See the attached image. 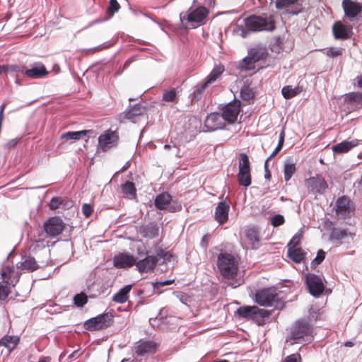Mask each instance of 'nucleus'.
<instances>
[{
	"mask_svg": "<svg viewBox=\"0 0 362 362\" xmlns=\"http://www.w3.org/2000/svg\"><path fill=\"white\" fill-rule=\"evenodd\" d=\"M217 267L221 275L228 279V286L233 288L238 287L242 280H234L238 274V262L235 257L227 252H221L218 255Z\"/></svg>",
	"mask_w": 362,
	"mask_h": 362,
	"instance_id": "obj_1",
	"label": "nucleus"
},
{
	"mask_svg": "<svg viewBox=\"0 0 362 362\" xmlns=\"http://www.w3.org/2000/svg\"><path fill=\"white\" fill-rule=\"evenodd\" d=\"M245 28L237 25L235 31L243 37H245L250 32L262 30H272L274 25L269 22L266 18L257 16H250L244 20Z\"/></svg>",
	"mask_w": 362,
	"mask_h": 362,
	"instance_id": "obj_2",
	"label": "nucleus"
},
{
	"mask_svg": "<svg viewBox=\"0 0 362 362\" xmlns=\"http://www.w3.org/2000/svg\"><path fill=\"white\" fill-rule=\"evenodd\" d=\"M267 54V50L265 47L257 45L250 49L248 55L240 62L238 69L242 71L252 70L255 68V64L265 59Z\"/></svg>",
	"mask_w": 362,
	"mask_h": 362,
	"instance_id": "obj_3",
	"label": "nucleus"
},
{
	"mask_svg": "<svg viewBox=\"0 0 362 362\" xmlns=\"http://www.w3.org/2000/svg\"><path fill=\"white\" fill-rule=\"evenodd\" d=\"M236 313L240 319L247 320H252L257 322L259 325L262 324L258 322L259 320L268 317L270 315L269 310L259 308L256 305L240 306L238 308Z\"/></svg>",
	"mask_w": 362,
	"mask_h": 362,
	"instance_id": "obj_4",
	"label": "nucleus"
},
{
	"mask_svg": "<svg viewBox=\"0 0 362 362\" xmlns=\"http://www.w3.org/2000/svg\"><path fill=\"white\" fill-rule=\"evenodd\" d=\"M112 323L113 315L110 313H106L86 320L84 327L89 331L100 330L109 327Z\"/></svg>",
	"mask_w": 362,
	"mask_h": 362,
	"instance_id": "obj_5",
	"label": "nucleus"
},
{
	"mask_svg": "<svg viewBox=\"0 0 362 362\" xmlns=\"http://www.w3.org/2000/svg\"><path fill=\"white\" fill-rule=\"evenodd\" d=\"M278 300V293L274 288H266L258 290L255 293V301L264 307H269Z\"/></svg>",
	"mask_w": 362,
	"mask_h": 362,
	"instance_id": "obj_6",
	"label": "nucleus"
},
{
	"mask_svg": "<svg viewBox=\"0 0 362 362\" xmlns=\"http://www.w3.org/2000/svg\"><path fill=\"white\" fill-rule=\"evenodd\" d=\"M305 284L310 294L315 298L320 296L325 290L322 279L315 274H306Z\"/></svg>",
	"mask_w": 362,
	"mask_h": 362,
	"instance_id": "obj_7",
	"label": "nucleus"
},
{
	"mask_svg": "<svg viewBox=\"0 0 362 362\" xmlns=\"http://www.w3.org/2000/svg\"><path fill=\"white\" fill-rule=\"evenodd\" d=\"M119 141V136L116 132L107 130L98 137V147L103 152L116 146Z\"/></svg>",
	"mask_w": 362,
	"mask_h": 362,
	"instance_id": "obj_8",
	"label": "nucleus"
},
{
	"mask_svg": "<svg viewBox=\"0 0 362 362\" xmlns=\"http://www.w3.org/2000/svg\"><path fill=\"white\" fill-rule=\"evenodd\" d=\"M313 328L310 323L305 320H298L292 327L291 338L292 339H300L304 337L311 335Z\"/></svg>",
	"mask_w": 362,
	"mask_h": 362,
	"instance_id": "obj_9",
	"label": "nucleus"
},
{
	"mask_svg": "<svg viewBox=\"0 0 362 362\" xmlns=\"http://www.w3.org/2000/svg\"><path fill=\"white\" fill-rule=\"evenodd\" d=\"M240 111V102L239 100H234L228 103L222 108L221 115L226 122L229 124H233L237 120Z\"/></svg>",
	"mask_w": 362,
	"mask_h": 362,
	"instance_id": "obj_10",
	"label": "nucleus"
},
{
	"mask_svg": "<svg viewBox=\"0 0 362 362\" xmlns=\"http://www.w3.org/2000/svg\"><path fill=\"white\" fill-rule=\"evenodd\" d=\"M64 227L63 221L58 216L49 218L44 224L45 232L52 237L59 235L62 232Z\"/></svg>",
	"mask_w": 362,
	"mask_h": 362,
	"instance_id": "obj_11",
	"label": "nucleus"
},
{
	"mask_svg": "<svg viewBox=\"0 0 362 362\" xmlns=\"http://www.w3.org/2000/svg\"><path fill=\"white\" fill-rule=\"evenodd\" d=\"M157 256L146 255L141 259L136 260V267L139 273H148L152 272L158 264Z\"/></svg>",
	"mask_w": 362,
	"mask_h": 362,
	"instance_id": "obj_12",
	"label": "nucleus"
},
{
	"mask_svg": "<svg viewBox=\"0 0 362 362\" xmlns=\"http://www.w3.org/2000/svg\"><path fill=\"white\" fill-rule=\"evenodd\" d=\"M113 264L116 268L127 269L136 265V259L129 253H119L114 257Z\"/></svg>",
	"mask_w": 362,
	"mask_h": 362,
	"instance_id": "obj_13",
	"label": "nucleus"
},
{
	"mask_svg": "<svg viewBox=\"0 0 362 362\" xmlns=\"http://www.w3.org/2000/svg\"><path fill=\"white\" fill-rule=\"evenodd\" d=\"M308 188L310 192L322 194L327 188L326 181L322 177H311L308 180Z\"/></svg>",
	"mask_w": 362,
	"mask_h": 362,
	"instance_id": "obj_14",
	"label": "nucleus"
},
{
	"mask_svg": "<svg viewBox=\"0 0 362 362\" xmlns=\"http://www.w3.org/2000/svg\"><path fill=\"white\" fill-rule=\"evenodd\" d=\"M226 120L221 113L211 112L206 118L205 125L211 130L223 129Z\"/></svg>",
	"mask_w": 362,
	"mask_h": 362,
	"instance_id": "obj_15",
	"label": "nucleus"
},
{
	"mask_svg": "<svg viewBox=\"0 0 362 362\" xmlns=\"http://www.w3.org/2000/svg\"><path fill=\"white\" fill-rule=\"evenodd\" d=\"M48 74L45 65L40 62L34 63L30 68L25 67V75L31 78H40Z\"/></svg>",
	"mask_w": 362,
	"mask_h": 362,
	"instance_id": "obj_16",
	"label": "nucleus"
},
{
	"mask_svg": "<svg viewBox=\"0 0 362 362\" xmlns=\"http://www.w3.org/2000/svg\"><path fill=\"white\" fill-rule=\"evenodd\" d=\"M342 7L345 15L351 18L356 17L362 11L360 4L350 0H343Z\"/></svg>",
	"mask_w": 362,
	"mask_h": 362,
	"instance_id": "obj_17",
	"label": "nucleus"
},
{
	"mask_svg": "<svg viewBox=\"0 0 362 362\" xmlns=\"http://www.w3.org/2000/svg\"><path fill=\"white\" fill-rule=\"evenodd\" d=\"M229 209L230 206L226 201L218 203L214 214V218L218 223L222 224L228 219Z\"/></svg>",
	"mask_w": 362,
	"mask_h": 362,
	"instance_id": "obj_18",
	"label": "nucleus"
},
{
	"mask_svg": "<svg viewBox=\"0 0 362 362\" xmlns=\"http://www.w3.org/2000/svg\"><path fill=\"white\" fill-rule=\"evenodd\" d=\"M209 13L208 10L204 6H199L196 9L187 14V19L189 23H201Z\"/></svg>",
	"mask_w": 362,
	"mask_h": 362,
	"instance_id": "obj_19",
	"label": "nucleus"
},
{
	"mask_svg": "<svg viewBox=\"0 0 362 362\" xmlns=\"http://www.w3.org/2000/svg\"><path fill=\"white\" fill-rule=\"evenodd\" d=\"M139 232L142 237L153 239L158 235L159 227L157 223L151 222L141 226L139 228Z\"/></svg>",
	"mask_w": 362,
	"mask_h": 362,
	"instance_id": "obj_20",
	"label": "nucleus"
},
{
	"mask_svg": "<svg viewBox=\"0 0 362 362\" xmlns=\"http://www.w3.org/2000/svg\"><path fill=\"white\" fill-rule=\"evenodd\" d=\"M156 349V344L152 341H140L135 347V353L139 355L144 356L147 354L154 353Z\"/></svg>",
	"mask_w": 362,
	"mask_h": 362,
	"instance_id": "obj_21",
	"label": "nucleus"
},
{
	"mask_svg": "<svg viewBox=\"0 0 362 362\" xmlns=\"http://www.w3.org/2000/svg\"><path fill=\"white\" fill-rule=\"evenodd\" d=\"M345 103L351 110H356L362 106V93L358 92L349 93L344 98Z\"/></svg>",
	"mask_w": 362,
	"mask_h": 362,
	"instance_id": "obj_22",
	"label": "nucleus"
},
{
	"mask_svg": "<svg viewBox=\"0 0 362 362\" xmlns=\"http://www.w3.org/2000/svg\"><path fill=\"white\" fill-rule=\"evenodd\" d=\"M299 0H276L275 4L277 9H286L287 11L292 15L298 14L301 9L296 7L295 9L290 11L288 8L293 6H298Z\"/></svg>",
	"mask_w": 362,
	"mask_h": 362,
	"instance_id": "obj_23",
	"label": "nucleus"
},
{
	"mask_svg": "<svg viewBox=\"0 0 362 362\" xmlns=\"http://www.w3.org/2000/svg\"><path fill=\"white\" fill-rule=\"evenodd\" d=\"M358 144L357 139H353L351 141H343L332 146V149L334 153H344L349 151L351 148L356 146Z\"/></svg>",
	"mask_w": 362,
	"mask_h": 362,
	"instance_id": "obj_24",
	"label": "nucleus"
},
{
	"mask_svg": "<svg viewBox=\"0 0 362 362\" xmlns=\"http://www.w3.org/2000/svg\"><path fill=\"white\" fill-rule=\"evenodd\" d=\"M332 32L336 39L346 40L349 37V29L341 22L334 24Z\"/></svg>",
	"mask_w": 362,
	"mask_h": 362,
	"instance_id": "obj_25",
	"label": "nucleus"
},
{
	"mask_svg": "<svg viewBox=\"0 0 362 362\" xmlns=\"http://www.w3.org/2000/svg\"><path fill=\"white\" fill-rule=\"evenodd\" d=\"M171 201L172 197L168 192H163L156 197L154 204L158 209L164 210L168 208Z\"/></svg>",
	"mask_w": 362,
	"mask_h": 362,
	"instance_id": "obj_26",
	"label": "nucleus"
},
{
	"mask_svg": "<svg viewBox=\"0 0 362 362\" xmlns=\"http://www.w3.org/2000/svg\"><path fill=\"white\" fill-rule=\"evenodd\" d=\"M146 112V107L140 103H137L131 106L124 112L125 117L131 121H134V119L140 115H142Z\"/></svg>",
	"mask_w": 362,
	"mask_h": 362,
	"instance_id": "obj_27",
	"label": "nucleus"
},
{
	"mask_svg": "<svg viewBox=\"0 0 362 362\" xmlns=\"http://www.w3.org/2000/svg\"><path fill=\"white\" fill-rule=\"evenodd\" d=\"M93 133H94V131L92 129L81 130V131H76V132H67L66 133H64L61 136V138L63 139H66V140L78 141L86 136H88V137H89L90 134H92Z\"/></svg>",
	"mask_w": 362,
	"mask_h": 362,
	"instance_id": "obj_28",
	"label": "nucleus"
},
{
	"mask_svg": "<svg viewBox=\"0 0 362 362\" xmlns=\"http://www.w3.org/2000/svg\"><path fill=\"white\" fill-rule=\"evenodd\" d=\"M20 341V337L13 335H5L0 339V346L6 347L9 351H13Z\"/></svg>",
	"mask_w": 362,
	"mask_h": 362,
	"instance_id": "obj_29",
	"label": "nucleus"
},
{
	"mask_svg": "<svg viewBox=\"0 0 362 362\" xmlns=\"http://www.w3.org/2000/svg\"><path fill=\"white\" fill-rule=\"evenodd\" d=\"M17 267L23 271L33 272L39 268L35 259L31 256L25 257V259L20 263V266L17 264Z\"/></svg>",
	"mask_w": 362,
	"mask_h": 362,
	"instance_id": "obj_30",
	"label": "nucleus"
},
{
	"mask_svg": "<svg viewBox=\"0 0 362 362\" xmlns=\"http://www.w3.org/2000/svg\"><path fill=\"white\" fill-rule=\"evenodd\" d=\"M122 192L124 197L132 199L136 196V189L133 182L126 181L121 186Z\"/></svg>",
	"mask_w": 362,
	"mask_h": 362,
	"instance_id": "obj_31",
	"label": "nucleus"
},
{
	"mask_svg": "<svg viewBox=\"0 0 362 362\" xmlns=\"http://www.w3.org/2000/svg\"><path fill=\"white\" fill-rule=\"evenodd\" d=\"M305 256V253L300 247L288 248V257L296 263H300Z\"/></svg>",
	"mask_w": 362,
	"mask_h": 362,
	"instance_id": "obj_32",
	"label": "nucleus"
},
{
	"mask_svg": "<svg viewBox=\"0 0 362 362\" xmlns=\"http://www.w3.org/2000/svg\"><path fill=\"white\" fill-rule=\"evenodd\" d=\"M296 170V164L291 158L285 160L284 165V177L285 181H289Z\"/></svg>",
	"mask_w": 362,
	"mask_h": 362,
	"instance_id": "obj_33",
	"label": "nucleus"
},
{
	"mask_svg": "<svg viewBox=\"0 0 362 362\" xmlns=\"http://www.w3.org/2000/svg\"><path fill=\"white\" fill-rule=\"evenodd\" d=\"M132 285H127L122 288L119 289L113 297L112 300L118 303H124L127 300V295L131 291Z\"/></svg>",
	"mask_w": 362,
	"mask_h": 362,
	"instance_id": "obj_34",
	"label": "nucleus"
},
{
	"mask_svg": "<svg viewBox=\"0 0 362 362\" xmlns=\"http://www.w3.org/2000/svg\"><path fill=\"white\" fill-rule=\"evenodd\" d=\"M337 214H346L349 212V199L346 197L339 198L336 202Z\"/></svg>",
	"mask_w": 362,
	"mask_h": 362,
	"instance_id": "obj_35",
	"label": "nucleus"
},
{
	"mask_svg": "<svg viewBox=\"0 0 362 362\" xmlns=\"http://www.w3.org/2000/svg\"><path fill=\"white\" fill-rule=\"evenodd\" d=\"M69 206H71V202L65 201L64 198L59 197H53L49 204V207L52 210L57 209L61 206L69 207Z\"/></svg>",
	"mask_w": 362,
	"mask_h": 362,
	"instance_id": "obj_36",
	"label": "nucleus"
},
{
	"mask_svg": "<svg viewBox=\"0 0 362 362\" xmlns=\"http://www.w3.org/2000/svg\"><path fill=\"white\" fill-rule=\"evenodd\" d=\"M238 180L240 185L246 187L250 186L251 185L250 170L238 172Z\"/></svg>",
	"mask_w": 362,
	"mask_h": 362,
	"instance_id": "obj_37",
	"label": "nucleus"
},
{
	"mask_svg": "<svg viewBox=\"0 0 362 362\" xmlns=\"http://www.w3.org/2000/svg\"><path fill=\"white\" fill-rule=\"evenodd\" d=\"M239 171H250V163L249 160V158L246 153H241L239 155Z\"/></svg>",
	"mask_w": 362,
	"mask_h": 362,
	"instance_id": "obj_38",
	"label": "nucleus"
},
{
	"mask_svg": "<svg viewBox=\"0 0 362 362\" xmlns=\"http://www.w3.org/2000/svg\"><path fill=\"white\" fill-rule=\"evenodd\" d=\"M208 84L205 82L197 87L192 93L190 94L189 98L191 103H195L201 100L203 91L208 87Z\"/></svg>",
	"mask_w": 362,
	"mask_h": 362,
	"instance_id": "obj_39",
	"label": "nucleus"
},
{
	"mask_svg": "<svg viewBox=\"0 0 362 362\" xmlns=\"http://www.w3.org/2000/svg\"><path fill=\"white\" fill-rule=\"evenodd\" d=\"M223 70L224 69L223 66H222L215 67L207 76V79L206 81H205V83L209 85L214 82L223 73Z\"/></svg>",
	"mask_w": 362,
	"mask_h": 362,
	"instance_id": "obj_40",
	"label": "nucleus"
},
{
	"mask_svg": "<svg viewBox=\"0 0 362 362\" xmlns=\"http://www.w3.org/2000/svg\"><path fill=\"white\" fill-rule=\"evenodd\" d=\"M11 292V286L8 281H3L0 282V300H4L8 298Z\"/></svg>",
	"mask_w": 362,
	"mask_h": 362,
	"instance_id": "obj_41",
	"label": "nucleus"
},
{
	"mask_svg": "<svg viewBox=\"0 0 362 362\" xmlns=\"http://www.w3.org/2000/svg\"><path fill=\"white\" fill-rule=\"evenodd\" d=\"M245 235L248 241L252 245L257 243L259 240L258 232L255 228L246 230Z\"/></svg>",
	"mask_w": 362,
	"mask_h": 362,
	"instance_id": "obj_42",
	"label": "nucleus"
},
{
	"mask_svg": "<svg viewBox=\"0 0 362 362\" xmlns=\"http://www.w3.org/2000/svg\"><path fill=\"white\" fill-rule=\"evenodd\" d=\"M240 97L242 100L245 101H250L254 97V93L252 90L247 86L244 84L240 88Z\"/></svg>",
	"mask_w": 362,
	"mask_h": 362,
	"instance_id": "obj_43",
	"label": "nucleus"
},
{
	"mask_svg": "<svg viewBox=\"0 0 362 362\" xmlns=\"http://www.w3.org/2000/svg\"><path fill=\"white\" fill-rule=\"evenodd\" d=\"M87 295L83 292H81L80 293L75 295L74 297V303L78 308L83 307L84 305L87 303Z\"/></svg>",
	"mask_w": 362,
	"mask_h": 362,
	"instance_id": "obj_44",
	"label": "nucleus"
},
{
	"mask_svg": "<svg viewBox=\"0 0 362 362\" xmlns=\"http://www.w3.org/2000/svg\"><path fill=\"white\" fill-rule=\"evenodd\" d=\"M281 93L284 98L290 99L295 97L298 91V89L293 88L291 86H286L282 88Z\"/></svg>",
	"mask_w": 362,
	"mask_h": 362,
	"instance_id": "obj_45",
	"label": "nucleus"
},
{
	"mask_svg": "<svg viewBox=\"0 0 362 362\" xmlns=\"http://www.w3.org/2000/svg\"><path fill=\"white\" fill-rule=\"evenodd\" d=\"M25 66L18 64H6V73H21L25 75Z\"/></svg>",
	"mask_w": 362,
	"mask_h": 362,
	"instance_id": "obj_46",
	"label": "nucleus"
},
{
	"mask_svg": "<svg viewBox=\"0 0 362 362\" xmlns=\"http://www.w3.org/2000/svg\"><path fill=\"white\" fill-rule=\"evenodd\" d=\"M325 258V252L323 250H319L315 258L310 263L312 269H315L317 265L321 264Z\"/></svg>",
	"mask_w": 362,
	"mask_h": 362,
	"instance_id": "obj_47",
	"label": "nucleus"
},
{
	"mask_svg": "<svg viewBox=\"0 0 362 362\" xmlns=\"http://www.w3.org/2000/svg\"><path fill=\"white\" fill-rule=\"evenodd\" d=\"M177 93L175 88L165 90L163 94V100L166 102H173L176 98Z\"/></svg>",
	"mask_w": 362,
	"mask_h": 362,
	"instance_id": "obj_48",
	"label": "nucleus"
},
{
	"mask_svg": "<svg viewBox=\"0 0 362 362\" xmlns=\"http://www.w3.org/2000/svg\"><path fill=\"white\" fill-rule=\"evenodd\" d=\"M119 8L120 6L117 0H110L107 12L110 16H112L119 11Z\"/></svg>",
	"mask_w": 362,
	"mask_h": 362,
	"instance_id": "obj_49",
	"label": "nucleus"
},
{
	"mask_svg": "<svg viewBox=\"0 0 362 362\" xmlns=\"http://www.w3.org/2000/svg\"><path fill=\"white\" fill-rule=\"evenodd\" d=\"M346 231L341 229H334L331 233V238L337 240H341L346 236Z\"/></svg>",
	"mask_w": 362,
	"mask_h": 362,
	"instance_id": "obj_50",
	"label": "nucleus"
},
{
	"mask_svg": "<svg viewBox=\"0 0 362 362\" xmlns=\"http://www.w3.org/2000/svg\"><path fill=\"white\" fill-rule=\"evenodd\" d=\"M174 282V279L172 280H165L163 281H158L152 283V286L154 291H158V293H161L163 292L162 290H160V288L163 286L170 285Z\"/></svg>",
	"mask_w": 362,
	"mask_h": 362,
	"instance_id": "obj_51",
	"label": "nucleus"
},
{
	"mask_svg": "<svg viewBox=\"0 0 362 362\" xmlns=\"http://www.w3.org/2000/svg\"><path fill=\"white\" fill-rule=\"evenodd\" d=\"M285 222L284 217L281 214H276L271 218V224L274 227L283 225Z\"/></svg>",
	"mask_w": 362,
	"mask_h": 362,
	"instance_id": "obj_52",
	"label": "nucleus"
},
{
	"mask_svg": "<svg viewBox=\"0 0 362 362\" xmlns=\"http://www.w3.org/2000/svg\"><path fill=\"white\" fill-rule=\"evenodd\" d=\"M301 236V232L297 233L296 235H294V236L291 238L287 245L288 248L298 247L297 246L300 243Z\"/></svg>",
	"mask_w": 362,
	"mask_h": 362,
	"instance_id": "obj_53",
	"label": "nucleus"
},
{
	"mask_svg": "<svg viewBox=\"0 0 362 362\" xmlns=\"http://www.w3.org/2000/svg\"><path fill=\"white\" fill-rule=\"evenodd\" d=\"M342 54V49L338 47H330L327 50V55L329 57H337Z\"/></svg>",
	"mask_w": 362,
	"mask_h": 362,
	"instance_id": "obj_54",
	"label": "nucleus"
},
{
	"mask_svg": "<svg viewBox=\"0 0 362 362\" xmlns=\"http://www.w3.org/2000/svg\"><path fill=\"white\" fill-rule=\"evenodd\" d=\"M299 360H300V355L299 354H293L284 358L281 362H298Z\"/></svg>",
	"mask_w": 362,
	"mask_h": 362,
	"instance_id": "obj_55",
	"label": "nucleus"
},
{
	"mask_svg": "<svg viewBox=\"0 0 362 362\" xmlns=\"http://www.w3.org/2000/svg\"><path fill=\"white\" fill-rule=\"evenodd\" d=\"M82 212L86 218L89 217L93 212L92 206L90 204H83L82 206Z\"/></svg>",
	"mask_w": 362,
	"mask_h": 362,
	"instance_id": "obj_56",
	"label": "nucleus"
},
{
	"mask_svg": "<svg viewBox=\"0 0 362 362\" xmlns=\"http://www.w3.org/2000/svg\"><path fill=\"white\" fill-rule=\"evenodd\" d=\"M264 170H265L264 177L266 180H269L271 179V173L268 169V159H267L264 163Z\"/></svg>",
	"mask_w": 362,
	"mask_h": 362,
	"instance_id": "obj_57",
	"label": "nucleus"
},
{
	"mask_svg": "<svg viewBox=\"0 0 362 362\" xmlns=\"http://www.w3.org/2000/svg\"><path fill=\"white\" fill-rule=\"evenodd\" d=\"M281 148H282V146H281L280 145H277V146L274 148V150L272 151L271 155L267 158L268 160L270 158L275 157L279 153V152L281 150Z\"/></svg>",
	"mask_w": 362,
	"mask_h": 362,
	"instance_id": "obj_58",
	"label": "nucleus"
},
{
	"mask_svg": "<svg viewBox=\"0 0 362 362\" xmlns=\"http://www.w3.org/2000/svg\"><path fill=\"white\" fill-rule=\"evenodd\" d=\"M165 255H168V252H164L163 250L160 249L157 250L156 256H157L158 259L159 260V258L165 259Z\"/></svg>",
	"mask_w": 362,
	"mask_h": 362,
	"instance_id": "obj_59",
	"label": "nucleus"
},
{
	"mask_svg": "<svg viewBox=\"0 0 362 362\" xmlns=\"http://www.w3.org/2000/svg\"><path fill=\"white\" fill-rule=\"evenodd\" d=\"M181 209H182V206L180 204H177V205H170L169 207H168V211L170 212H176V211H178L181 210Z\"/></svg>",
	"mask_w": 362,
	"mask_h": 362,
	"instance_id": "obj_60",
	"label": "nucleus"
},
{
	"mask_svg": "<svg viewBox=\"0 0 362 362\" xmlns=\"http://www.w3.org/2000/svg\"><path fill=\"white\" fill-rule=\"evenodd\" d=\"M284 139H285V132H284V130L283 129L279 134L278 145L283 146L284 143Z\"/></svg>",
	"mask_w": 362,
	"mask_h": 362,
	"instance_id": "obj_61",
	"label": "nucleus"
},
{
	"mask_svg": "<svg viewBox=\"0 0 362 362\" xmlns=\"http://www.w3.org/2000/svg\"><path fill=\"white\" fill-rule=\"evenodd\" d=\"M208 242H209V237L207 235L203 236L202 241H201L202 246L204 248H206L207 245H208Z\"/></svg>",
	"mask_w": 362,
	"mask_h": 362,
	"instance_id": "obj_62",
	"label": "nucleus"
},
{
	"mask_svg": "<svg viewBox=\"0 0 362 362\" xmlns=\"http://www.w3.org/2000/svg\"><path fill=\"white\" fill-rule=\"evenodd\" d=\"M157 320H158L157 317H154V318H150L149 322H150L151 325L153 327L158 326V325L156 324Z\"/></svg>",
	"mask_w": 362,
	"mask_h": 362,
	"instance_id": "obj_63",
	"label": "nucleus"
},
{
	"mask_svg": "<svg viewBox=\"0 0 362 362\" xmlns=\"http://www.w3.org/2000/svg\"><path fill=\"white\" fill-rule=\"evenodd\" d=\"M51 361V357L49 356H43L41 357L38 362H50Z\"/></svg>",
	"mask_w": 362,
	"mask_h": 362,
	"instance_id": "obj_64",
	"label": "nucleus"
}]
</instances>
